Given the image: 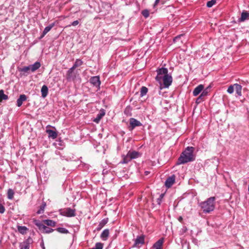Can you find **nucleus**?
Returning <instances> with one entry per match:
<instances>
[{"mask_svg": "<svg viewBox=\"0 0 249 249\" xmlns=\"http://www.w3.org/2000/svg\"><path fill=\"white\" fill-rule=\"evenodd\" d=\"M194 148L193 147H187L184 151L180 155L178 160V164H184L192 161L195 160L193 152Z\"/></svg>", "mask_w": 249, "mask_h": 249, "instance_id": "nucleus-1", "label": "nucleus"}, {"mask_svg": "<svg viewBox=\"0 0 249 249\" xmlns=\"http://www.w3.org/2000/svg\"><path fill=\"white\" fill-rule=\"evenodd\" d=\"M215 200L214 197H210L205 201L199 203L198 206L205 213H209L213 212L215 209Z\"/></svg>", "mask_w": 249, "mask_h": 249, "instance_id": "nucleus-2", "label": "nucleus"}, {"mask_svg": "<svg viewBox=\"0 0 249 249\" xmlns=\"http://www.w3.org/2000/svg\"><path fill=\"white\" fill-rule=\"evenodd\" d=\"M141 155L140 153L135 151H129L126 156L124 158L123 163H126L132 159L138 158Z\"/></svg>", "mask_w": 249, "mask_h": 249, "instance_id": "nucleus-3", "label": "nucleus"}, {"mask_svg": "<svg viewBox=\"0 0 249 249\" xmlns=\"http://www.w3.org/2000/svg\"><path fill=\"white\" fill-rule=\"evenodd\" d=\"M168 70L166 68H162L157 70V76L156 77V79L161 86V81L162 77L165 74H168Z\"/></svg>", "mask_w": 249, "mask_h": 249, "instance_id": "nucleus-4", "label": "nucleus"}, {"mask_svg": "<svg viewBox=\"0 0 249 249\" xmlns=\"http://www.w3.org/2000/svg\"><path fill=\"white\" fill-rule=\"evenodd\" d=\"M61 214L68 217L74 216L75 215V210L67 208L61 211Z\"/></svg>", "mask_w": 249, "mask_h": 249, "instance_id": "nucleus-5", "label": "nucleus"}, {"mask_svg": "<svg viewBox=\"0 0 249 249\" xmlns=\"http://www.w3.org/2000/svg\"><path fill=\"white\" fill-rule=\"evenodd\" d=\"M162 80H163L164 87L168 88L172 83V77L168 74H165L162 77Z\"/></svg>", "mask_w": 249, "mask_h": 249, "instance_id": "nucleus-6", "label": "nucleus"}, {"mask_svg": "<svg viewBox=\"0 0 249 249\" xmlns=\"http://www.w3.org/2000/svg\"><path fill=\"white\" fill-rule=\"evenodd\" d=\"M33 243L31 237H28L25 241L20 244V249H29L30 245Z\"/></svg>", "mask_w": 249, "mask_h": 249, "instance_id": "nucleus-7", "label": "nucleus"}, {"mask_svg": "<svg viewBox=\"0 0 249 249\" xmlns=\"http://www.w3.org/2000/svg\"><path fill=\"white\" fill-rule=\"evenodd\" d=\"M129 123L130 126L132 128V129H134L136 126L142 125V123L140 121H138L137 120L133 118H131L129 119Z\"/></svg>", "mask_w": 249, "mask_h": 249, "instance_id": "nucleus-8", "label": "nucleus"}, {"mask_svg": "<svg viewBox=\"0 0 249 249\" xmlns=\"http://www.w3.org/2000/svg\"><path fill=\"white\" fill-rule=\"evenodd\" d=\"M175 176L172 175L167 178L165 182V185L167 188H170L175 183Z\"/></svg>", "mask_w": 249, "mask_h": 249, "instance_id": "nucleus-9", "label": "nucleus"}, {"mask_svg": "<svg viewBox=\"0 0 249 249\" xmlns=\"http://www.w3.org/2000/svg\"><path fill=\"white\" fill-rule=\"evenodd\" d=\"M90 82L96 87H99L101 84L99 76H93L90 79Z\"/></svg>", "mask_w": 249, "mask_h": 249, "instance_id": "nucleus-10", "label": "nucleus"}, {"mask_svg": "<svg viewBox=\"0 0 249 249\" xmlns=\"http://www.w3.org/2000/svg\"><path fill=\"white\" fill-rule=\"evenodd\" d=\"M204 89V86L203 85H199L197 86L193 91V95L195 96L198 95Z\"/></svg>", "mask_w": 249, "mask_h": 249, "instance_id": "nucleus-11", "label": "nucleus"}, {"mask_svg": "<svg viewBox=\"0 0 249 249\" xmlns=\"http://www.w3.org/2000/svg\"><path fill=\"white\" fill-rule=\"evenodd\" d=\"M144 239L143 236H138L135 240L134 246H138L140 244L142 245L144 244Z\"/></svg>", "mask_w": 249, "mask_h": 249, "instance_id": "nucleus-12", "label": "nucleus"}, {"mask_svg": "<svg viewBox=\"0 0 249 249\" xmlns=\"http://www.w3.org/2000/svg\"><path fill=\"white\" fill-rule=\"evenodd\" d=\"M46 131L48 134L49 138H51L53 139L56 138L57 136V133L56 131L50 129H47Z\"/></svg>", "mask_w": 249, "mask_h": 249, "instance_id": "nucleus-13", "label": "nucleus"}, {"mask_svg": "<svg viewBox=\"0 0 249 249\" xmlns=\"http://www.w3.org/2000/svg\"><path fill=\"white\" fill-rule=\"evenodd\" d=\"M105 115V112L104 110H100L99 113H98L96 117L94 119L93 121L96 123H98L101 118Z\"/></svg>", "mask_w": 249, "mask_h": 249, "instance_id": "nucleus-14", "label": "nucleus"}, {"mask_svg": "<svg viewBox=\"0 0 249 249\" xmlns=\"http://www.w3.org/2000/svg\"><path fill=\"white\" fill-rule=\"evenodd\" d=\"M26 100V96L24 94L20 95L19 98L18 99L17 103L18 107H20L23 101Z\"/></svg>", "mask_w": 249, "mask_h": 249, "instance_id": "nucleus-15", "label": "nucleus"}, {"mask_svg": "<svg viewBox=\"0 0 249 249\" xmlns=\"http://www.w3.org/2000/svg\"><path fill=\"white\" fill-rule=\"evenodd\" d=\"M41 66V64L39 62H36L34 64L30 65L31 71L34 72L38 69Z\"/></svg>", "mask_w": 249, "mask_h": 249, "instance_id": "nucleus-16", "label": "nucleus"}, {"mask_svg": "<svg viewBox=\"0 0 249 249\" xmlns=\"http://www.w3.org/2000/svg\"><path fill=\"white\" fill-rule=\"evenodd\" d=\"M234 86H235L234 89L236 94L238 96H241L242 95V86L238 84H234Z\"/></svg>", "mask_w": 249, "mask_h": 249, "instance_id": "nucleus-17", "label": "nucleus"}, {"mask_svg": "<svg viewBox=\"0 0 249 249\" xmlns=\"http://www.w3.org/2000/svg\"><path fill=\"white\" fill-rule=\"evenodd\" d=\"M249 19V12L244 11L241 14V18H240V21H244L246 19Z\"/></svg>", "mask_w": 249, "mask_h": 249, "instance_id": "nucleus-18", "label": "nucleus"}, {"mask_svg": "<svg viewBox=\"0 0 249 249\" xmlns=\"http://www.w3.org/2000/svg\"><path fill=\"white\" fill-rule=\"evenodd\" d=\"M163 239H160L157 242H156L153 247L155 248V249H161L162 248V246L163 244Z\"/></svg>", "mask_w": 249, "mask_h": 249, "instance_id": "nucleus-19", "label": "nucleus"}, {"mask_svg": "<svg viewBox=\"0 0 249 249\" xmlns=\"http://www.w3.org/2000/svg\"><path fill=\"white\" fill-rule=\"evenodd\" d=\"M109 235V230L108 229H105L103 231L101 234V238L103 240H106Z\"/></svg>", "mask_w": 249, "mask_h": 249, "instance_id": "nucleus-20", "label": "nucleus"}, {"mask_svg": "<svg viewBox=\"0 0 249 249\" xmlns=\"http://www.w3.org/2000/svg\"><path fill=\"white\" fill-rule=\"evenodd\" d=\"M48 89L47 87L45 85H43L42 87V88L41 89L42 96L44 98L46 97V96L47 95V94H48Z\"/></svg>", "mask_w": 249, "mask_h": 249, "instance_id": "nucleus-21", "label": "nucleus"}, {"mask_svg": "<svg viewBox=\"0 0 249 249\" xmlns=\"http://www.w3.org/2000/svg\"><path fill=\"white\" fill-rule=\"evenodd\" d=\"M43 222L44 224H45L49 226L54 227L56 225V222L52 220L47 219V220H43Z\"/></svg>", "mask_w": 249, "mask_h": 249, "instance_id": "nucleus-22", "label": "nucleus"}, {"mask_svg": "<svg viewBox=\"0 0 249 249\" xmlns=\"http://www.w3.org/2000/svg\"><path fill=\"white\" fill-rule=\"evenodd\" d=\"M54 26V23H52L49 26L46 27L43 32L42 36H44L47 33H48L51 29Z\"/></svg>", "mask_w": 249, "mask_h": 249, "instance_id": "nucleus-23", "label": "nucleus"}, {"mask_svg": "<svg viewBox=\"0 0 249 249\" xmlns=\"http://www.w3.org/2000/svg\"><path fill=\"white\" fill-rule=\"evenodd\" d=\"M8 99V97L7 95L4 93V91L2 89L0 90V102L2 100H6Z\"/></svg>", "mask_w": 249, "mask_h": 249, "instance_id": "nucleus-24", "label": "nucleus"}, {"mask_svg": "<svg viewBox=\"0 0 249 249\" xmlns=\"http://www.w3.org/2000/svg\"><path fill=\"white\" fill-rule=\"evenodd\" d=\"M35 224L36 226H37V227L39 228V229L41 231L43 230V229L45 228V226L40 222L37 220L35 221Z\"/></svg>", "mask_w": 249, "mask_h": 249, "instance_id": "nucleus-25", "label": "nucleus"}, {"mask_svg": "<svg viewBox=\"0 0 249 249\" xmlns=\"http://www.w3.org/2000/svg\"><path fill=\"white\" fill-rule=\"evenodd\" d=\"M18 230L20 233L25 234L27 231V228L25 226H18Z\"/></svg>", "mask_w": 249, "mask_h": 249, "instance_id": "nucleus-26", "label": "nucleus"}, {"mask_svg": "<svg viewBox=\"0 0 249 249\" xmlns=\"http://www.w3.org/2000/svg\"><path fill=\"white\" fill-rule=\"evenodd\" d=\"M14 195V191L11 189H8V192H7V196H8V198L9 199H12L13 198Z\"/></svg>", "mask_w": 249, "mask_h": 249, "instance_id": "nucleus-27", "label": "nucleus"}, {"mask_svg": "<svg viewBox=\"0 0 249 249\" xmlns=\"http://www.w3.org/2000/svg\"><path fill=\"white\" fill-rule=\"evenodd\" d=\"M148 89L145 87H142L141 89L140 94L141 96L145 95L147 92Z\"/></svg>", "mask_w": 249, "mask_h": 249, "instance_id": "nucleus-28", "label": "nucleus"}, {"mask_svg": "<svg viewBox=\"0 0 249 249\" xmlns=\"http://www.w3.org/2000/svg\"><path fill=\"white\" fill-rule=\"evenodd\" d=\"M45 206H46V203H43L40 206L39 209L37 211V214L42 213L44 212Z\"/></svg>", "mask_w": 249, "mask_h": 249, "instance_id": "nucleus-29", "label": "nucleus"}, {"mask_svg": "<svg viewBox=\"0 0 249 249\" xmlns=\"http://www.w3.org/2000/svg\"><path fill=\"white\" fill-rule=\"evenodd\" d=\"M57 231L61 233H68L69 231L65 228H58L56 229Z\"/></svg>", "mask_w": 249, "mask_h": 249, "instance_id": "nucleus-30", "label": "nucleus"}, {"mask_svg": "<svg viewBox=\"0 0 249 249\" xmlns=\"http://www.w3.org/2000/svg\"><path fill=\"white\" fill-rule=\"evenodd\" d=\"M83 63V62L80 59H76L73 67L75 69L78 66H81Z\"/></svg>", "mask_w": 249, "mask_h": 249, "instance_id": "nucleus-31", "label": "nucleus"}, {"mask_svg": "<svg viewBox=\"0 0 249 249\" xmlns=\"http://www.w3.org/2000/svg\"><path fill=\"white\" fill-rule=\"evenodd\" d=\"M234 84L230 86L227 89V92L230 94H232L234 91Z\"/></svg>", "mask_w": 249, "mask_h": 249, "instance_id": "nucleus-32", "label": "nucleus"}, {"mask_svg": "<svg viewBox=\"0 0 249 249\" xmlns=\"http://www.w3.org/2000/svg\"><path fill=\"white\" fill-rule=\"evenodd\" d=\"M75 68L72 66L71 68H70L68 72H67V79H70L71 77V74L72 73L73 70Z\"/></svg>", "mask_w": 249, "mask_h": 249, "instance_id": "nucleus-33", "label": "nucleus"}, {"mask_svg": "<svg viewBox=\"0 0 249 249\" xmlns=\"http://www.w3.org/2000/svg\"><path fill=\"white\" fill-rule=\"evenodd\" d=\"M216 3L215 0H211L209 1L207 3V6L208 7H212L213 5H214Z\"/></svg>", "mask_w": 249, "mask_h": 249, "instance_id": "nucleus-34", "label": "nucleus"}, {"mask_svg": "<svg viewBox=\"0 0 249 249\" xmlns=\"http://www.w3.org/2000/svg\"><path fill=\"white\" fill-rule=\"evenodd\" d=\"M53 231V229L48 228V227H46V226H45V228L43 229V230H42V231H43V232H44L45 233H50V232H52Z\"/></svg>", "mask_w": 249, "mask_h": 249, "instance_id": "nucleus-35", "label": "nucleus"}, {"mask_svg": "<svg viewBox=\"0 0 249 249\" xmlns=\"http://www.w3.org/2000/svg\"><path fill=\"white\" fill-rule=\"evenodd\" d=\"M142 14L144 17L147 18L149 16V11L148 10L145 9L142 11Z\"/></svg>", "mask_w": 249, "mask_h": 249, "instance_id": "nucleus-36", "label": "nucleus"}, {"mask_svg": "<svg viewBox=\"0 0 249 249\" xmlns=\"http://www.w3.org/2000/svg\"><path fill=\"white\" fill-rule=\"evenodd\" d=\"M107 222V219H104L101 221L100 223L99 226H100V228H102L104 226Z\"/></svg>", "mask_w": 249, "mask_h": 249, "instance_id": "nucleus-37", "label": "nucleus"}, {"mask_svg": "<svg viewBox=\"0 0 249 249\" xmlns=\"http://www.w3.org/2000/svg\"><path fill=\"white\" fill-rule=\"evenodd\" d=\"M29 71H31L30 65L27 67H24L21 70V71L25 72H28Z\"/></svg>", "mask_w": 249, "mask_h": 249, "instance_id": "nucleus-38", "label": "nucleus"}, {"mask_svg": "<svg viewBox=\"0 0 249 249\" xmlns=\"http://www.w3.org/2000/svg\"><path fill=\"white\" fill-rule=\"evenodd\" d=\"M95 248L96 249H103V244L101 243H97L95 244Z\"/></svg>", "mask_w": 249, "mask_h": 249, "instance_id": "nucleus-39", "label": "nucleus"}, {"mask_svg": "<svg viewBox=\"0 0 249 249\" xmlns=\"http://www.w3.org/2000/svg\"><path fill=\"white\" fill-rule=\"evenodd\" d=\"M201 92H201V94L200 95V96L203 99V98L204 97H205L207 95L208 92L206 90H202Z\"/></svg>", "mask_w": 249, "mask_h": 249, "instance_id": "nucleus-40", "label": "nucleus"}, {"mask_svg": "<svg viewBox=\"0 0 249 249\" xmlns=\"http://www.w3.org/2000/svg\"><path fill=\"white\" fill-rule=\"evenodd\" d=\"M5 211L4 207L1 204H0V213H3Z\"/></svg>", "mask_w": 249, "mask_h": 249, "instance_id": "nucleus-41", "label": "nucleus"}, {"mask_svg": "<svg viewBox=\"0 0 249 249\" xmlns=\"http://www.w3.org/2000/svg\"><path fill=\"white\" fill-rule=\"evenodd\" d=\"M203 100V99L200 96H199L197 99H196V103L197 104H199L200 103L202 100Z\"/></svg>", "mask_w": 249, "mask_h": 249, "instance_id": "nucleus-42", "label": "nucleus"}, {"mask_svg": "<svg viewBox=\"0 0 249 249\" xmlns=\"http://www.w3.org/2000/svg\"><path fill=\"white\" fill-rule=\"evenodd\" d=\"M164 196V194H161L160 195V198H159L158 199V203L159 204H160V201H161V200L162 199L163 197Z\"/></svg>", "mask_w": 249, "mask_h": 249, "instance_id": "nucleus-43", "label": "nucleus"}, {"mask_svg": "<svg viewBox=\"0 0 249 249\" xmlns=\"http://www.w3.org/2000/svg\"><path fill=\"white\" fill-rule=\"evenodd\" d=\"M79 24V21L78 20H75L74 21H73L72 23H71V25L72 26H76L78 24Z\"/></svg>", "mask_w": 249, "mask_h": 249, "instance_id": "nucleus-44", "label": "nucleus"}, {"mask_svg": "<svg viewBox=\"0 0 249 249\" xmlns=\"http://www.w3.org/2000/svg\"><path fill=\"white\" fill-rule=\"evenodd\" d=\"M160 0H156L155 3L154 4V6L155 7L159 2Z\"/></svg>", "mask_w": 249, "mask_h": 249, "instance_id": "nucleus-45", "label": "nucleus"}, {"mask_svg": "<svg viewBox=\"0 0 249 249\" xmlns=\"http://www.w3.org/2000/svg\"><path fill=\"white\" fill-rule=\"evenodd\" d=\"M178 220L179 221H180V222H181L182 221V220H183V218L181 216H179L178 218Z\"/></svg>", "mask_w": 249, "mask_h": 249, "instance_id": "nucleus-46", "label": "nucleus"}, {"mask_svg": "<svg viewBox=\"0 0 249 249\" xmlns=\"http://www.w3.org/2000/svg\"><path fill=\"white\" fill-rule=\"evenodd\" d=\"M145 174H146V175H148V174L149 173V172H147V171H146V172H145Z\"/></svg>", "mask_w": 249, "mask_h": 249, "instance_id": "nucleus-47", "label": "nucleus"}, {"mask_svg": "<svg viewBox=\"0 0 249 249\" xmlns=\"http://www.w3.org/2000/svg\"><path fill=\"white\" fill-rule=\"evenodd\" d=\"M99 227L97 229L98 230H101V228H100V226H99Z\"/></svg>", "mask_w": 249, "mask_h": 249, "instance_id": "nucleus-48", "label": "nucleus"}, {"mask_svg": "<svg viewBox=\"0 0 249 249\" xmlns=\"http://www.w3.org/2000/svg\"><path fill=\"white\" fill-rule=\"evenodd\" d=\"M90 249H96L94 247V248H92Z\"/></svg>", "mask_w": 249, "mask_h": 249, "instance_id": "nucleus-49", "label": "nucleus"}, {"mask_svg": "<svg viewBox=\"0 0 249 249\" xmlns=\"http://www.w3.org/2000/svg\"><path fill=\"white\" fill-rule=\"evenodd\" d=\"M70 26H71V25H69L68 26V27H70Z\"/></svg>", "mask_w": 249, "mask_h": 249, "instance_id": "nucleus-50", "label": "nucleus"}]
</instances>
